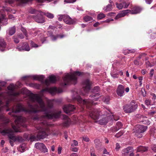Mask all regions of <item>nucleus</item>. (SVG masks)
Returning a JSON list of instances; mask_svg holds the SVG:
<instances>
[{"mask_svg": "<svg viewBox=\"0 0 156 156\" xmlns=\"http://www.w3.org/2000/svg\"><path fill=\"white\" fill-rule=\"evenodd\" d=\"M30 101L33 102H37L38 105L33 106L29 104V108H25L20 104H18L16 106L12 108V112L13 113H16L21 111L26 113H37L38 112H44L48 113L49 109L52 108L53 105V102L50 100L47 101V106L45 105L41 98L38 94H31L29 96Z\"/></svg>", "mask_w": 156, "mask_h": 156, "instance_id": "nucleus-1", "label": "nucleus"}, {"mask_svg": "<svg viewBox=\"0 0 156 156\" xmlns=\"http://www.w3.org/2000/svg\"><path fill=\"white\" fill-rule=\"evenodd\" d=\"M34 121L35 127L37 130H39L37 135V137L39 139H43L45 137L47 136L46 131L48 129V126L49 124L48 123L46 120L42 119L37 115L32 117Z\"/></svg>", "mask_w": 156, "mask_h": 156, "instance_id": "nucleus-2", "label": "nucleus"}, {"mask_svg": "<svg viewBox=\"0 0 156 156\" xmlns=\"http://www.w3.org/2000/svg\"><path fill=\"white\" fill-rule=\"evenodd\" d=\"M100 109L93 108L91 111L90 112V116L94 120L97 121L101 117L102 119L99 121H96V122L98 123L100 125H104L106 124L108 122V119H112L113 118L115 120H117V119H115L114 117V115L112 116L111 115L110 116H107V114L105 112L103 114Z\"/></svg>", "mask_w": 156, "mask_h": 156, "instance_id": "nucleus-3", "label": "nucleus"}, {"mask_svg": "<svg viewBox=\"0 0 156 156\" xmlns=\"http://www.w3.org/2000/svg\"><path fill=\"white\" fill-rule=\"evenodd\" d=\"M82 73L79 71H77L70 75L67 74L63 78L64 83H62V85L64 86L70 84H76L77 76L81 75Z\"/></svg>", "mask_w": 156, "mask_h": 156, "instance_id": "nucleus-4", "label": "nucleus"}, {"mask_svg": "<svg viewBox=\"0 0 156 156\" xmlns=\"http://www.w3.org/2000/svg\"><path fill=\"white\" fill-rule=\"evenodd\" d=\"M12 115L16 118V119L14 121L16 126L12 125V127L15 132H20V131L19 129V128L20 126H22L23 127H27L26 125L24 123V122L26 121V119L25 118L21 116H17L13 115Z\"/></svg>", "mask_w": 156, "mask_h": 156, "instance_id": "nucleus-5", "label": "nucleus"}, {"mask_svg": "<svg viewBox=\"0 0 156 156\" xmlns=\"http://www.w3.org/2000/svg\"><path fill=\"white\" fill-rule=\"evenodd\" d=\"M1 133L3 135L6 134H8V136L10 140L15 141L16 140L20 141L22 139V137L17 136V137L14 136V132L11 129H5L3 130Z\"/></svg>", "mask_w": 156, "mask_h": 156, "instance_id": "nucleus-6", "label": "nucleus"}, {"mask_svg": "<svg viewBox=\"0 0 156 156\" xmlns=\"http://www.w3.org/2000/svg\"><path fill=\"white\" fill-rule=\"evenodd\" d=\"M137 103L132 101L129 105H126L123 107L124 111L126 113H130L135 111L137 108Z\"/></svg>", "mask_w": 156, "mask_h": 156, "instance_id": "nucleus-7", "label": "nucleus"}, {"mask_svg": "<svg viewBox=\"0 0 156 156\" xmlns=\"http://www.w3.org/2000/svg\"><path fill=\"white\" fill-rule=\"evenodd\" d=\"M36 15H33V17L37 22L43 23L45 21L44 18L43 16V12L41 11H38V13Z\"/></svg>", "mask_w": 156, "mask_h": 156, "instance_id": "nucleus-8", "label": "nucleus"}, {"mask_svg": "<svg viewBox=\"0 0 156 156\" xmlns=\"http://www.w3.org/2000/svg\"><path fill=\"white\" fill-rule=\"evenodd\" d=\"M61 113L60 111H59L58 112H55L53 114H50L48 113H47L44 115L42 116L41 117L42 119L45 120L47 119H52L53 118H58Z\"/></svg>", "mask_w": 156, "mask_h": 156, "instance_id": "nucleus-9", "label": "nucleus"}, {"mask_svg": "<svg viewBox=\"0 0 156 156\" xmlns=\"http://www.w3.org/2000/svg\"><path fill=\"white\" fill-rule=\"evenodd\" d=\"M77 101L79 103H81L84 105H85L86 107L87 108H90L91 105L94 104L92 100L90 99L82 100V98L80 97H79L77 99Z\"/></svg>", "mask_w": 156, "mask_h": 156, "instance_id": "nucleus-10", "label": "nucleus"}, {"mask_svg": "<svg viewBox=\"0 0 156 156\" xmlns=\"http://www.w3.org/2000/svg\"><path fill=\"white\" fill-rule=\"evenodd\" d=\"M16 49L19 51H29L30 50L29 45L27 42H24L22 43L21 46H18Z\"/></svg>", "mask_w": 156, "mask_h": 156, "instance_id": "nucleus-11", "label": "nucleus"}, {"mask_svg": "<svg viewBox=\"0 0 156 156\" xmlns=\"http://www.w3.org/2000/svg\"><path fill=\"white\" fill-rule=\"evenodd\" d=\"M121 3H116L115 5L116 7L119 9H126L129 6L130 3L129 2H126L124 1V0H120Z\"/></svg>", "mask_w": 156, "mask_h": 156, "instance_id": "nucleus-12", "label": "nucleus"}, {"mask_svg": "<svg viewBox=\"0 0 156 156\" xmlns=\"http://www.w3.org/2000/svg\"><path fill=\"white\" fill-rule=\"evenodd\" d=\"M63 109L66 113L68 114L73 112L75 109V107L74 105L69 104L64 105Z\"/></svg>", "mask_w": 156, "mask_h": 156, "instance_id": "nucleus-13", "label": "nucleus"}, {"mask_svg": "<svg viewBox=\"0 0 156 156\" xmlns=\"http://www.w3.org/2000/svg\"><path fill=\"white\" fill-rule=\"evenodd\" d=\"M42 92L48 91L51 94L58 92L59 93H61L62 91V90L60 88H57L56 87H51L50 88H46L43 89L42 90Z\"/></svg>", "mask_w": 156, "mask_h": 156, "instance_id": "nucleus-14", "label": "nucleus"}, {"mask_svg": "<svg viewBox=\"0 0 156 156\" xmlns=\"http://www.w3.org/2000/svg\"><path fill=\"white\" fill-rule=\"evenodd\" d=\"M35 147L37 149L40 150L44 153L48 152V149L45 145L42 143H37L35 144Z\"/></svg>", "mask_w": 156, "mask_h": 156, "instance_id": "nucleus-15", "label": "nucleus"}, {"mask_svg": "<svg viewBox=\"0 0 156 156\" xmlns=\"http://www.w3.org/2000/svg\"><path fill=\"white\" fill-rule=\"evenodd\" d=\"M90 82L88 80H87L83 82V89L85 93H88L90 90Z\"/></svg>", "mask_w": 156, "mask_h": 156, "instance_id": "nucleus-16", "label": "nucleus"}, {"mask_svg": "<svg viewBox=\"0 0 156 156\" xmlns=\"http://www.w3.org/2000/svg\"><path fill=\"white\" fill-rule=\"evenodd\" d=\"M147 128V126H145L142 125H138L136 127L134 132L137 133H142L145 131Z\"/></svg>", "mask_w": 156, "mask_h": 156, "instance_id": "nucleus-17", "label": "nucleus"}, {"mask_svg": "<svg viewBox=\"0 0 156 156\" xmlns=\"http://www.w3.org/2000/svg\"><path fill=\"white\" fill-rule=\"evenodd\" d=\"M8 89L11 91L8 94L10 96V97L12 96H15L19 95V93H14L13 92V91L15 89V86L14 85L12 84H11L7 87Z\"/></svg>", "mask_w": 156, "mask_h": 156, "instance_id": "nucleus-18", "label": "nucleus"}, {"mask_svg": "<svg viewBox=\"0 0 156 156\" xmlns=\"http://www.w3.org/2000/svg\"><path fill=\"white\" fill-rule=\"evenodd\" d=\"M125 92L124 87L122 85H119L117 88L116 93L117 95L120 97L123 96Z\"/></svg>", "mask_w": 156, "mask_h": 156, "instance_id": "nucleus-19", "label": "nucleus"}, {"mask_svg": "<svg viewBox=\"0 0 156 156\" xmlns=\"http://www.w3.org/2000/svg\"><path fill=\"white\" fill-rule=\"evenodd\" d=\"M49 80L46 79L45 80V83L47 86L50 83H54L57 81V78L55 76L51 75L49 77Z\"/></svg>", "mask_w": 156, "mask_h": 156, "instance_id": "nucleus-20", "label": "nucleus"}, {"mask_svg": "<svg viewBox=\"0 0 156 156\" xmlns=\"http://www.w3.org/2000/svg\"><path fill=\"white\" fill-rule=\"evenodd\" d=\"M62 18L64 21L67 24L70 25L74 23V21L69 16L62 15Z\"/></svg>", "mask_w": 156, "mask_h": 156, "instance_id": "nucleus-21", "label": "nucleus"}, {"mask_svg": "<svg viewBox=\"0 0 156 156\" xmlns=\"http://www.w3.org/2000/svg\"><path fill=\"white\" fill-rule=\"evenodd\" d=\"M7 44L4 39L0 37V51L2 52L6 50Z\"/></svg>", "mask_w": 156, "mask_h": 156, "instance_id": "nucleus-22", "label": "nucleus"}, {"mask_svg": "<svg viewBox=\"0 0 156 156\" xmlns=\"http://www.w3.org/2000/svg\"><path fill=\"white\" fill-rule=\"evenodd\" d=\"M131 11V10L129 9H126L122 11L121 12L119 13L115 16V19L117 20L120 18L124 17L127 15L128 13H129Z\"/></svg>", "mask_w": 156, "mask_h": 156, "instance_id": "nucleus-23", "label": "nucleus"}, {"mask_svg": "<svg viewBox=\"0 0 156 156\" xmlns=\"http://www.w3.org/2000/svg\"><path fill=\"white\" fill-rule=\"evenodd\" d=\"M142 10V9L141 7L136 6L132 8L130 12L132 14H136L140 12Z\"/></svg>", "mask_w": 156, "mask_h": 156, "instance_id": "nucleus-24", "label": "nucleus"}, {"mask_svg": "<svg viewBox=\"0 0 156 156\" xmlns=\"http://www.w3.org/2000/svg\"><path fill=\"white\" fill-rule=\"evenodd\" d=\"M134 150L132 147H128L124 149L122 151V155L123 156H127L130 152H133Z\"/></svg>", "mask_w": 156, "mask_h": 156, "instance_id": "nucleus-25", "label": "nucleus"}, {"mask_svg": "<svg viewBox=\"0 0 156 156\" xmlns=\"http://www.w3.org/2000/svg\"><path fill=\"white\" fill-rule=\"evenodd\" d=\"M63 118L64 120L63 125L64 126H67L69 125L70 122V119L66 115H63Z\"/></svg>", "mask_w": 156, "mask_h": 156, "instance_id": "nucleus-26", "label": "nucleus"}, {"mask_svg": "<svg viewBox=\"0 0 156 156\" xmlns=\"http://www.w3.org/2000/svg\"><path fill=\"white\" fill-rule=\"evenodd\" d=\"M33 78L36 80H38L42 82L45 77L43 75H34L32 76Z\"/></svg>", "mask_w": 156, "mask_h": 156, "instance_id": "nucleus-27", "label": "nucleus"}, {"mask_svg": "<svg viewBox=\"0 0 156 156\" xmlns=\"http://www.w3.org/2000/svg\"><path fill=\"white\" fill-rule=\"evenodd\" d=\"M96 147L98 149H100L101 146V143L100 140L98 139H95L94 141Z\"/></svg>", "mask_w": 156, "mask_h": 156, "instance_id": "nucleus-28", "label": "nucleus"}, {"mask_svg": "<svg viewBox=\"0 0 156 156\" xmlns=\"http://www.w3.org/2000/svg\"><path fill=\"white\" fill-rule=\"evenodd\" d=\"M147 147H143L142 146H140L137 147L136 152H141L143 153L146 151L147 150Z\"/></svg>", "mask_w": 156, "mask_h": 156, "instance_id": "nucleus-29", "label": "nucleus"}, {"mask_svg": "<svg viewBox=\"0 0 156 156\" xmlns=\"http://www.w3.org/2000/svg\"><path fill=\"white\" fill-rule=\"evenodd\" d=\"M0 120L1 121L4 122L6 124L9 122V120L6 119L3 115H0Z\"/></svg>", "mask_w": 156, "mask_h": 156, "instance_id": "nucleus-30", "label": "nucleus"}, {"mask_svg": "<svg viewBox=\"0 0 156 156\" xmlns=\"http://www.w3.org/2000/svg\"><path fill=\"white\" fill-rule=\"evenodd\" d=\"M16 32V28L13 27L10 28L9 30V34L10 35H13Z\"/></svg>", "mask_w": 156, "mask_h": 156, "instance_id": "nucleus-31", "label": "nucleus"}, {"mask_svg": "<svg viewBox=\"0 0 156 156\" xmlns=\"http://www.w3.org/2000/svg\"><path fill=\"white\" fill-rule=\"evenodd\" d=\"M122 123L119 122H118L116 123V125L115 127V130L116 131L120 129L122 127Z\"/></svg>", "mask_w": 156, "mask_h": 156, "instance_id": "nucleus-32", "label": "nucleus"}, {"mask_svg": "<svg viewBox=\"0 0 156 156\" xmlns=\"http://www.w3.org/2000/svg\"><path fill=\"white\" fill-rule=\"evenodd\" d=\"M43 14L49 19H52L54 17V15L53 14L48 12L46 13H43Z\"/></svg>", "mask_w": 156, "mask_h": 156, "instance_id": "nucleus-33", "label": "nucleus"}, {"mask_svg": "<svg viewBox=\"0 0 156 156\" xmlns=\"http://www.w3.org/2000/svg\"><path fill=\"white\" fill-rule=\"evenodd\" d=\"M112 9V6L111 4L108 5L106 7L105 9L104 8L103 9L106 12L111 11Z\"/></svg>", "mask_w": 156, "mask_h": 156, "instance_id": "nucleus-34", "label": "nucleus"}, {"mask_svg": "<svg viewBox=\"0 0 156 156\" xmlns=\"http://www.w3.org/2000/svg\"><path fill=\"white\" fill-rule=\"evenodd\" d=\"M21 31L23 32V33L24 35H25L26 37H28V35L27 30H26V29L25 28L22 27H21Z\"/></svg>", "mask_w": 156, "mask_h": 156, "instance_id": "nucleus-35", "label": "nucleus"}, {"mask_svg": "<svg viewBox=\"0 0 156 156\" xmlns=\"http://www.w3.org/2000/svg\"><path fill=\"white\" fill-rule=\"evenodd\" d=\"M38 11H37L35 9L32 8L28 10V12L29 13L33 14L35 13L37 14Z\"/></svg>", "mask_w": 156, "mask_h": 156, "instance_id": "nucleus-36", "label": "nucleus"}, {"mask_svg": "<svg viewBox=\"0 0 156 156\" xmlns=\"http://www.w3.org/2000/svg\"><path fill=\"white\" fill-rule=\"evenodd\" d=\"M83 20L85 22H88L93 20V18L90 16H86L83 17Z\"/></svg>", "mask_w": 156, "mask_h": 156, "instance_id": "nucleus-37", "label": "nucleus"}, {"mask_svg": "<svg viewBox=\"0 0 156 156\" xmlns=\"http://www.w3.org/2000/svg\"><path fill=\"white\" fill-rule=\"evenodd\" d=\"M109 97L107 96L106 97H104L103 99V101L104 102L107 104H108L109 103Z\"/></svg>", "mask_w": 156, "mask_h": 156, "instance_id": "nucleus-38", "label": "nucleus"}, {"mask_svg": "<svg viewBox=\"0 0 156 156\" xmlns=\"http://www.w3.org/2000/svg\"><path fill=\"white\" fill-rule=\"evenodd\" d=\"M105 16V15L102 13H100L97 16V19L98 20H101Z\"/></svg>", "mask_w": 156, "mask_h": 156, "instance_id": "nucleus-39", "label": "nucleus"}, {"mask_svg": "<svg viewBox=\"0 0 156 156\" xmlns=\"http://www.w3.org/2000/svg\"><path fill=\"white\" fill-rule=\"evenodd\" d=\"M0 22L4 25H5L7 24V20L3 18L1 19L0 18Z\"/></svg>", "mask_w": 156, "mask_h": 156, "instance_id": "nucleus-40", "label": "nucleus"}, {"mask_svg": "<svg viewBox=\"0 0 156 156\" xmlns=\"http://www.w3.org/2000/svg\"><path fill=\"white\" fill-rule=\"evenodd\" d=\"M12 38L14 42L16 44H18L20 40L16 36H13L12 37Z\"/></svg>", "mask_w": 156, "mask_h": 156, "instance_id": "nucleus-41", "label": "nucleus"}, {"mask_svg": "<svg viewBox=\"0 0 156 156\" xmlns=\"http://www.w3.org/2000/svg\"><path fill=\"white\" fill-rule=\"evenodd\" d=\"M20 149L22 150L21 152H23L25 151V149L26 148V145L24 144H23L20 145Z\"/></svg>", "mask_w": 156, "mask_h": 156, "instance_id": "nucleus-42", "label": "nucleus"}, {"mask_svg": "<svg viewBox=\"0 0 156 156\" xmlns=\"http://www.w3.org/2000/svg\"><path fill=\"white\" fill-rule=\"evenodd\" d=\"M111 75L114 78H117L119 77V74L117 73H114Z\"/></svg>", "mask_w": 156, "mask_h": 156, "instance_id": "nucleus-43", "label": "nucleus"}, {"mask_svg": "<svg viewBox=\"0 0 156 156\" xmlns=\"http://www.w3.org/2000/svg\"><path fill=\"white\" fill-rule=\"evenodd\" d=\"M30 45L33 47L37 48L38 47V45L34 43L33 41H31L30 42Z\"/></svg>", "mask_w": 156, "mask_h": 156, "instance_id": "nucleus-44", "label": "nucleus"}, {"mask_svg": "<svg viewBox=\"0 0 156 156\" xmlns=\"http://www.w3.org/2000/svg\"><path fill=\"white\" fill-rule=\"evenodd\" d=\"M151 100H146L145 101V103L147 105H151Z\"/></svg>", "mask_w": 156, "mask_h": 156, "instance_id": "nucleus-45", "label": "nucleus"}, {"mask_svg": "<svg viewBox=\"0 0 156 156\" xmlns=\"http://www.w3.org/2000/svg\"><path fill=\"white\" fill-rule=\"evenodd\" d=\"M141 94L143 97H145L146 95V92L145 89L142 88L141 89Z\"/></svg>", "mask_w": 156, "mask_h": 156, "instance_id": "nucleus-46", "label": "nucleus"}, {"mask_svg": "<svg viewBox=\"0 0 156 156\" xmlns=\"http://www.w3.org/2000/svg\"><path fill=\"white\" fill-rule=\"evenodd\" d=\"M30 86L37 89L39 87V85L36 83L31 84H30Z\"/></svg>", "mask_w": 156, "mask_h": 156, "instance_id": "nucleus-47", "label": "nucleus"}, {"mask_svg": "<svg viewBox=\"0 0 156 156\" xmlns=\"http://www.w3.org/2000/svg\"><path fill=\"white\" fill-rule=\"evenodd\" d=\"M100 90L99 87L98 86H96L94 87L93 89L94 92H97L99 91Z\"/></svg>", "mask_w": 156, "mask_h": 156, "instance_id": "nucleus-48", "label": "nucleus"}, {"mask_svg": "<svg viewBox=\"0 0 156 156\" xmlns=\"http://www.w3.org/2000/svg\"><path fill=\"white\" fill-rule=\"evenodd\" d=\"M123 133L122 132H120L116 134L115 135V136L117 137H119L121 136L123 134Z\"/></svg>", "mask_w": 156, "mask_h": 156, "instance_id": "nucleus-49", "label": "nucleus"}, {"mask_svg": "<svg viewBox=\"0 0 156 156\" xmlns=\"http://www.w3.org/2000/svg\"><path fill=\"white\" fill-rule=\"evenodd\" d=\"M73 143L71 145L72 146H77L78 145V142L75 140H74L73 141Z\"/></svg>", "mask_w": 156, "mask_h": 156, "instance_id": "nucleus-50", "label": "nucleus"}, {"mask_svg": "<svg viewBox=\"0 0 156 156\" xmlns=\"http://www.w3.org/2000/svg\"><path fill=\"white\" fill-rule=\"evenodd\" d=\"M126 51L128 53H133L135 52V50L134 49H131V50H126Z\"/></svg>", "mask_w": 156, "mask_h": 156, "instance_id": "nucleus-51", "label": "nucleus"}, {"mask_svg": "<svg viewBox=\"0 0 156 156\" xmlns=\"http://www.w3.org/2000/svg\"><path fill=\"white\" fill-rule=\"evenodd\" d=\"M120 146L119 144L117 143L116 144V147L115 149L117 151H118L119 149L120 148Z\"/></svg>", "mask_w": 156, "mask_h": 156, "instance_id": "nucleus-52", "label": "nucleus"}, {"mask_svg": "<svg viewBox=\"0 0 156 156\" xmlns=\"http://www.w3.org/2000/svg\"><path fill=\"white\" fill-rule=\"evenodd\" d=\"M146 65L147 67H152L154 66V65L151 64V63L149 61H147L146 62Z\"/></svg>", "mask_w": 156, "mask_h": 156, "instance_id": "nucleus-53", "label": "nucleus"}, {"mask_svg": "<svg viewBox=\"0 0 156 156\" xmlns=\"http://www.w3.org/2000/svg\"><path fill=\"white\" fill-rule=\"evenodd\" d=\"M76 1V0H65V2L67 3H73Z\"/></svg>", "mask_w": 156, "mask_h": 156, "instance_id": "nucleus-54", "label": "nucleus"}, {"mask_svg": "<svg viewBox=\"0 0 156 156\" xmlns=\"http://www.w3.org/2000/svg\"><path fill=\"white\" fill-rule=\"evenodd\" d=\"M18 36L19 38L21 39H23L24 37V35L21 33L18 34Z\"/></svg>", "mask_w": 156, "mask_h": 156, "instance_id": "nucleus-55", "label": "nucleus"}, {"mask_svg": "<svg viewBox=\"0 0 156 156\" xmlns=\"http://www.w3.org/2000/svg\"><path fill=\"white\" fill-rule=\"evenodd\" d=\"M135 135L139 138H141L142 136V135L141 134V133H137L135 132Z\"/></svg>", "mask_w": 156, "mask_h": 156, "instance_id": "nucleus-56", "label": "nucleus"}, {"mask_svg": "<svg viewBox=\"0 0 156 156\" xmlns=\"http://www.w3.org/2000/svg\"><path fill=\"white\" fill-rule=\"evenodd\" d=\"M62 148L60 147H59L58 148V154H60L61 152Z\"/></svg>", "mask_w": 156, "mask_h": 156, "instance_id": "nucleus-57", "label": "nucleus"}, {"mask_svg": "<svg viewBox=\"0 0 156 156\" xmlns=\"http://www.w3.org/2000/svg\"><path fill=\"white\" fill-rule=\"evenodd\" d=\"M83 140L86 142H88L89 141V138L87 137H83Z\"/></svg>", "mask_w": 156, "mask_h": 156, "instance_id": "nucleus-58", "label": "nucleus"}, {"mask_svg": "<svg viewBox=\"0 0 156 156\" xmlns=\"http://www.w3.org/2000/svg\"><path fill=\"white\" fill-rule=\"evenodd\" d=\"M146 3L148 4H150L152 2V0H145Z\"/></svg>", "mask_w": 156, "mask_h": 156, "instance_id": "nucleus-59", "label": "nucleus"}, {"mask_svg": "<svg viewBox=\"0 0 156 156\" xmlns=\"http://www.w3.org/2000/svg\"><path fill=\"white\" fill-rule=\"evenodd\" d=\"M58 38V37H57V35L56 36V37H55L54 36H52L51 37V39L53 40V41H55V40H56L57 39V38Z\"/></svg>", "mask_w": 156, "mask_h": 156, "instance_id": "nucleus-60", "label": "nucleus"}, {"mask_svg": "<svg viewBox=\"0 0 156 156\" xmlns=\"http://www.w3.org/2000/svg\"><path fill=\"white\" fill-rule=\"evenodd\" d=\"M0 84H1V86H4L5 85L6 83L5 82L2 81L0 80Z\"/></svg>", "mask_w": 156, "mask_h": 156, "instance_id": "nucleus-61", "label": "nucleus"}, {"mask_svg": "<svg viewBox=\"0 0 156 156\" xmlns=\"http://www.w3.org/2000/svg\"><path fill=\"white\" fill-rule=\"evenodd\" d=\"M154 70L153 69H152L151 70L150 72V74L151 76H153L154 74Z\"/></svg>", "mask_w": 156, "mask_h": 156, "instance_id": "nucleus-62", "label": "nucleus"}, {"mask_svg": "<svg viewBox=\"0 0 156 156\" xmlns=\"http://www.w3.org/2000/svg\"><path fill=\"white\" fill-rule=\"evenodd\" d=\"M109 152H108L106 149L104 148L103 151V154H109Z\"/></svg>", "mask_w": 156, "mask_h": 156, "instance_id": "nucleus-63", "label": "nucleus"}, {"mask_svg": "<svg viewBox=\"0 0 156 156\" xmlns=\"http://www.w3.org/2000/svg\"><path fill=\"white\" fill-rule=\"evenodd\" d=\"M134 63L136 65H138L139 64V62L137 60H135L134 61Z\"/></svg>", "mask_w": 156, "mask_h": 156, "instance_id": "nucleus-64", "label": "nucleus"}]
</instances>
